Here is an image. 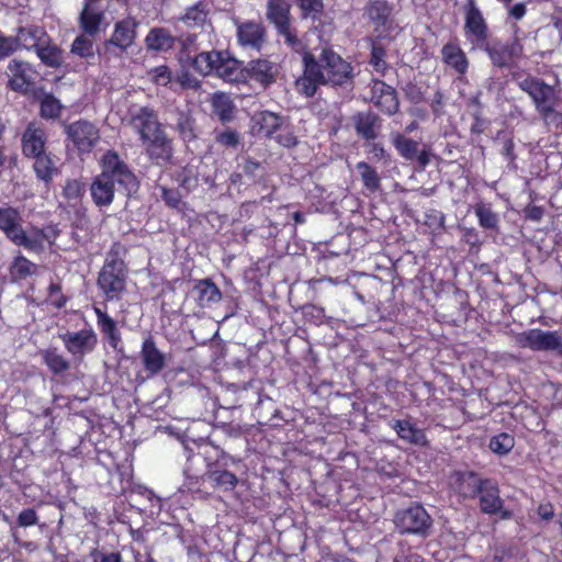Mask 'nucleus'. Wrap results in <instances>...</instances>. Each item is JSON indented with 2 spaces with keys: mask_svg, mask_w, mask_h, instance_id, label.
Segmentation results:
<instances>
[{
  "mask_svg": "<svg viewBox=\"0 0 562 562\" xmlns=\"http://www.w3.org/2000/svg\"><path fill=\"white\" fill-rule=\"evenodd\" d=\"M101 173L90 186V192L94 204L99 207L109 206L115 192L130 195L138 189V181L130 167L116 151H106L101 160Z\"/></svg>",
  "mask_w": 562,
  "mask_h": 562,
  "instance_id": "f257e3e1",
  "label": "nucleus"
},
{
  "mask_svg": "<svg viewBox=\"0 0 562 562\" xmlns=\"http://www.w3.org/2000/svg\"><path fill=\"white\" fill-rule=\"evenodd\" d=\"M0 231L14 245L32 252L43 251L46 244H50L54 237L49 228L36 226L24 228L20 211L12 206L0 207Z\"/></svg>",
  "mask_w": 562,
  "mask_h": 562,
  "instance_id": "f03ea898",
  "label": "nucleus"
},
{
  "mask_svg": "<svg viewBox=\"0 0 562 562\" xmlns=\"http://www.w3.org/2000/svg\"><path fill=\"white\" fill-rule=\"evenodd\" d=\"M529 95L547 125L562 127V113L555 110L557 94L553 87L532 80L529 82Z\"/></svg>",
  "mask_w": 562,
  "mask_h": 562,
  "instance_id": "7ed1b4c3",
  "label": "nucleus"
},
{
  "mask_svg": "<svg viewBox=\"0 0 562 562\" xmlns=\"http://www.w3.org/2000/svg\"><path fill=\"white\" fill-rule=\"evenodd\" d=\"M366 13L373 24L372 35L376 40H391L397 32V25L391 18L392 8L385 0L371 1Z\"/></svg>",
  "mask_w": 562,
  "mask_h": 562,
  "instance_id": "20e7f679",
  "label": "nucleus"
},
{
  "mask_svg": "<svg viewBox=\"0 0 562 562\" xmlns=\"http://www.w3.org/2000/svg\"><path fill=\"white\" fill-rule=\"evenodd\" d=\"M325 75V83L342 86L352 78V68L331 49H323L317 60Z\"/></svg>",
  "mask_w": 562,
  "mask_h": 562,
  "instance_id": "39448f33",
  "label": "nucleus"
},
{
  "mask_svg": "<svg viewBox=\"0 0 562 562\" xmlns=\"http://www.w3.org/2000/svg\"><path fill=\"white\" fill-rule=\"evenodd\" d=\"M395 525L402 533L426 536L431 519L425 508L413 506L396 514Z\"/></svg>",
  "mask_w": 562,
  "mask_h": 562,
  "instance_id": "423d86ee",
  "label": "nucleus"
},
{
  "mask_svg": "<svg viewBox=\"0 0 562 562\" xmlns=\"http://www.w3.org/2000/svg\"><path fill=\"white\" fill-rule=\"evenodd\" d=\"M126 124L139 136L140 142L161 128L157 114L147 106H131Z\"/></svg>",
  "mask_w": 562,
  "mask_h": 562,
  "instance_id": "0eeeda50",
  "label": "nucleus"
},
{
  "mask_svg": "<svg viewBox=\"0 0 562 562\" xmlns=\"http://www.w3.org/2000/svg\"><path fill=\"white\" fill-rule=\"evenodd\" d=\"M66 350L75 360H82L86 355L91 353L98 344L97 334L92 328H83L79 331H66L60 336Z\"/></svg>",
  "mask_w": 562,
  "mask_h": 562,
  "instance_id": "6e6552de",
  "label": "nucleus"
},
{
  "mask_svg": "<svg viewBox=\"0 0 562 562\" xmlns=\"http://www.w3.org/2000/svg\"><path fill=\"white\" fill-rule=\"evenodd\" d=\"M67 137L80 153H90L100 139L99 128L91 122L79 120L66 127Z\"/></svg>",
  "mask_w": 562,
  "mask_h": 562,
  "instance_id": "1a4fd4ad",
  "label": "nucleus"
},
{
  "mask_svg": "<svg viewBox=\"0 0 562 562\" xmlns=\"http://www.w3.org/2000/svg\"><path fill=\"white\" fill-rule=\"evenodd\" d=\"M303 63L304 74L296 80V90L301 94L312 97L316 93L319 85H325V75L313 54L305 53Z\"/></svg>",
  "mask_w": 562,
  "mask_h": 562,
  "instance_id": "9d476101",
  "label": "nucleus"
},
{
  "mask_svg": "<svg viewBox=\"0 0 562 562\" xmlns=\"http://www.w3.org/2000/svg\"><path fill=\"white\" fill-rule=\"evenodd\" d=\"M464 34L473 48L482 47L487 38V25L480 9L470 2L464 23Z\"/></svg>",
  "mask_w": 562,
  "mask_h": 562,
  "instance_id": "9b49d317",
  "label": "nucleus"
},
{
  "mask_svg": "<svg viewBox=\"0 0 562 562\" xmlns=\"http://www.w3.org/2000/svg\"><path fill=\"white\" fill-rule=\"evenodd\" d=\"M98 284L109 300L119 297L125 289L124 277L116 269L114 262H108L103 266L99 274Z\"/></svg>",
  "mask_w": 562,
  "mask_h": 562,
  "instance_id": "f8f14e48",
  "label": "nucleus"
},
{
  "mask_svg": "<svg viewBox=\"0 0 562 562\" xmlns=\"http://www.w3.org/2000/svg\"><path fill=\"white\" fill-rule=\"evenodd\" d=\"M142 144L147 155L157 164L167 162L172 155L171 140L162 127L148 138L143 139Z\"/></svg>",
  "mask_w": 562,
  "mask_h": 562,
  "instance_id": "ddd939ff",
  "label": "nucleus"
},
{
  "mask_svg": "<svg viewBox=\"0 0 562 562\" xmlns=\"http://www.w3.org/2000/svg\"><path fill=\"white\" fill-rule=\"evenodd\" d=\"M371 101L381 109L382 112L391 115L398 109V100L394 89L383 81H374L371 88Z\"/></svg>",
  "mask_w": 562,
  "mask_h": 562,
  "instance_id": "4468645a",
  "label": "nucleus"
},
{
  "mask_svg": "<svg viewBox=\"0 0 562 562\" xmlns=\"http://www.w3.org/2000/svg\"><path fill=\"white\" fill-rule=\"evenodd\" d=\"M136 26L137 22L133 18H126L116 22L111 38L105 43V46L113 45L122 50H126L134 43Z\"/></svg>",
  "mask_w": 562,
  "mask_h": 562,
  "instance_id": "2eb2a0df",
  "label": "nucleus"
},
{
  "mask_svg": "<svg viewBox=\"0 0 562 562\" xmlns=\"http://www.w3.org/2000/svg\"><path fill=\"white\" fill-rule=\"evenodd\" d=\"M9 70V87L18 92L27 93L32 86V68L30 64L19 60L10 61Z\"/></svg>",
  "mask_w": 562,
  "mask_h": 562,
  "instance_id": "dca6fc26",
  "label": "nucleus"
},
{
  "mask_svg": "<svg viewBox=\"0 0 562 562\" xmlns=\"http://www.w3.org/2000/svg\"><path fill=\"white\" fill-rule=\"evenodd\" d=\"M140 357L145 370L151 375L158 374L166 366V356L156 347L150 337L144 340Z\"/></svg>",
  "mask_w": 562,
  "mask_h": 562,
  "instance_id": "f3484780",
  "label": "nucleus"
},
{
  "mask_svg": "<svg viewBox=\"0 0 562 562\" xmlns=\"http://www.w3.org/2000/svg\"><path fill=\"white\" fill-rule=\"evenodd\" d=\"M237 37L241 46L259 50L265 43V29L256 22L241 23L237 29Z\"/></svg>",
  "mask_w": 562,
  "mask_h": 562,
  "instance_id": "a211bd4d",
  "label": "nucleus"
},
{
  "mask_svg": "<svg viewBox=\"0 0 562 562\" xmlns=\"http://www.w3.org/2000/svg\"><path fill=\"white\" fill-rule=\"evenodd\" d=\"M529 348L562 352V335L557 331L530 329Z\"/></svg>",
  "mask_w": 562,
  "mask_h": 562,
  "instance_id": "6ab92c4d",
  "label": "nucleus"
},
{
  "mask_svg": "<svg viewBox=\"0 0 562 562\" xmlns=\"http://www.w3.org/2000/svg\"><path fill=\"white\" fill-rule=\"evenodd\" d=\"M487 53L494 65L498 67L509 66L522 53V45L518 40H516L510 46L494 44L487 48Z\"/></svg>",
  "mask_w": 562,
  "mask_h": 562,
  "instance_id": "aec40b11",
  "label": "nucleus"
},
{
  "mask_svg": "<svg viewBox=\"0 0 562 562\" xmlns=\"http://www.w3.org/2000/svg\"><path fill=\"white\" fill-rule=\"evenodd\" d=\"M483 482L473 472H456L451 477L454 491L463 497H473L479 493Z\"/></svg>",
  "mask_w": 562,
  "mask_h": 562,
  "instance_id": "412c9836",
  "label": "nucleus"
},
{
  "mask_svg": "<svg viewBox=\"0 0 562 562\" xmlns=\"http://www.w3.org/2000/svg\"><path fill=\"white\" fill-rule=\"evenodd\" d=\"M45 133L36 124H30L25 130L22 138L23 153L27 157H34L44 153Z\"/></svg>",
  "mask_w": 562,
  "mask_h": 562,
  "instance_id": "4be33fe9",
  "label": "nucleus"
},
{
  "mask_svg": "<svg viewBox=\"0 0 562 562\" xmlns=\"http://www.w3.org/2000/svg\"><path fill=\"white\" fill-rule=\"evenodd\" d=\"M47 33L46 31L36 25H30L20 27L15 37L16 48L22 46L26 49H37L41 45L47 42Z\"/></svg>",
  "mask_w": 562,
  "mask_h": 562,
  "instance_id": "5701e85b",
  "label": "nucleus"
},
{
  "mask_svg": "<svg viewBox=\"0 0 562 562\" xmlns=\"http://www.w3.org/2000/svg\"><path fill=\"white\" fill-rule=\"evenodd\" d=\"M443 63L451 67L457 74L464 75L469 68V60L465 53L456 43H447L441 49Z\"/></svg>",
  "mask_w": 562,
  "mask_h": 562,
  "instance_id": "b1692460",
  "label": "nucleus"
},
{
  "mask_svg": "<svg viewBox=\"0 0 562 562\" xmlns=\"http://www.w3.org/2000/svg\"><path fill=\"white\" fill-rule=\"evenodd\" d=\"M250 79L260 82L263 86L274 81L278 68L274 64L266 59L251 60L248 64Z\"/></svg>",
  "mask_w": 562,
  "mask_h": 562,
  "instance_id": "393cba45",
  "label": "nucleus"
},
{
  "mask_svg": "<svg viewBox=\"0 0 562 562\" xmlns=\"http://www.w3.org/2000/svg\"><path fill=\"white\" fill-rule=\"evenodd\" d=\"M254 128H257L258 134L266 137H272L284 123V119L269 111L257 113L254 117Z\"/></svg>",
  "mask_w": 562,
  "mask_h": 562,
  "instance_id": "a878e982",
  "label": "nucleus"
},
{
  "mask_svg": "<svg viewBox=\"0 0 562 562\" xmlns=\"http://www.w3.org/2000/svg\"><path fill=\"white\" fill-rule=\"evenodd\" d=\"M104 18L102 11L97 10L90 3L85 2V5L79 15L80 29L89 36H94L100 29V24Z\"/></svg>",
  "mask_w": 562,
  "mask_h": 562,
  "instance_id": "bb28decb",
  "label": "nucleus"
},
{
  "mask_svg": "<svg viewBox=\"0 0 562 562\" xmlns=\"http://www.w3.org/2000/svg\"><path fill=\"white\" fill-rule=\"evenodd\" d=\"M221 63L215 68V75L225 81L237 82L243 79V69L240 63L231 57L227 52H223Z\"/></svg>",
  "mask_w": 562,
  "mask_h": 562,
  "instance_id": "cd10ccee",
  "label": "nucleus"
},
{
  "mask_svg": "<svg viewBox=\"0 0 562 562\" xmlns=\"http://www.w3.org/2000/svg\"><path fill=\"white\" fill-rule=\"evenodd\" d=\"M392 427L401 439L416 446L427 445V438L424 430L417 428L409 420H395Z\"/></svg>",
  "mask_w": 562,
  "mask_h": 562,
  "instance_id": "c85d7f7f",
  "label": "nucleus"
},
{
  "mask_svg": "<svg viewBox=\"0 0 562 562\" xmlns=\"http://www.w3.org/2000/svg\"><path fill=\"white\" fill-rule=\"evenodd\" d=\"M355 127L357 133L366 139H375L381 124L379 117L371 113H359L355 117Z\"/></svg>",
  "mask_w": 562,
  "mask_h": 562,
  "instance_id": "c756f323",
  "label": "nucleus"
},
{
  "mask_svg": "<svg viewBox=\"0 0 562 562\" xmlns=\"http://www.w3.org/2000/svg\"><path fill=\"white\" fill-rule=\"evenodd\" d=\"M193 291L196 293V300L200 306L207 307L222 300L220 289L209 279L200 280Z\"/></svg>",
  "mask_w": 562,
  "mask_h": 562,
  "instance_id": "7c9ffc66",
  "label": "nucleus"
},
{
  "mask_svg": "<svg viewBox=\"0 0 562 562\" xmlns=\"http://www.w3.org/2000/svg\"><path fill=\"white\" fill-rule=\"evenodd\" d=\"M290 8L288 0H268L267 16L279 29L290 23Z\"/></svg>",
  "mask_w": 562,
  "mask_h": 562,
  "instance_id": "2f4dec72",
  "label": "nucleus"
},
{
  "mask_svg": "<svg viewBox=\"0 0 562 562\" xmlns=\"http://www.w3.org/2000/svg\"><path fill=\"white\" fill-rule=\"evenodd\" d=\"M481 509L485 513H496L501 506L502 501L498 495V490L492 482H483L479 490Z\"/></svg>",
  "mask_w": 562,
  "mask_h": 562,
  "instance_id": "473e14b6",
  "label": "nucleus"
},
{
  "mask_svg": "<svg viewBox=\"0 0 562 562\" xmlns=\"http://www.w3.org/2000/svg\"><path fill=\"white\" fill-rule=\"evenodd\" d=\"M145 45L149 50H168L173 46V37L166 29L155 27L147 34Z\"/></svg>",
  "mask_w": 562,
  "mask_h": 562,
  "instance_id": "72a5a7b5",
  "label": "nucleus"
},
{
  "mask_svg": "<svg viewBox=\"0 0 562 562\" xmlns=\"http://www.w3.org/2000/svg\"><path fill=\"white\" fill-rule=\"evenodd\" d=\"M94 313L97 315V323L101 333L109 339V342L112 347L116 348L117 344L121 340L120 333L116 328V323L112 317H110L105 312H103L100 307H94Z\"/></svg>",
  "mask_w": 562,
  "mask_h": 562,
  "instance_id": "f704fd0d",
  "label": "nucleus"
},
{
  "mask_svg": "<svg viewBox=\"0 0 562 562\" xmlns=\"http://www.w3.org/2000/svg\"><path fill=\"white\" fill-rule=\"evenodd\" d=\"M36 55L46 66L56 68L63 64V50L55 44H52L49 36L47 42L36 49Z\"/></svg>",
  "mask_w": 562,
  "mask_h": 562,
  "instance_id": "c9c22d12",
  "label": "nucleus"
},
{
  "mask_svg": "<svg viewBox=\"0 0 562 562\" xmlns=\"http://www.w3.org/2000/svg\"><path fill=\"white\" fill-rule=\"evenodd\" d=\"M211 103L213 113L217 115L222 122H228L233 119L234 104L229 95L223 92H216L212 95Z\"/></svg>",
  "mask_w": 562,
  "mask_h": 562,
  "instance_id": "e433bc0d",
  "label": "nucleus"
},
{
  "mask_svg": "<svg viewBox=\"0 0 562 562\" xmlns=\"http://www.w3.org/2000/svg\"><path fill=\"white\" fill-rule=\"evenodd\" d=\"M205 477L211 482L213 487L221 488L223 491H232L237 485V476L226 470H210L205 473Z\"/></svg>",
  "mask_w": 562,
  "mask_h": 562,
  "instance_id": "4c0bfd02",
  "label": "nucleus"
},
{
  "mask_svg": "<svg viewBox=\"0 0 562 562\" xmlns=\"http://www.w3.org/2000/svg\"><path fill=\"white\" fill-rule=\"evenodd\" d=\"M33 158V167L36 176L43 181L49 182L53 179V177L58 172V169L53 158L46 155L45 153L36 155Z\"/></svg>",
  "mask_w": 562,
  "mask_h": 562,
  "instance_id": "58836bf2",
  "label": "nucleus"
},
{
  "mask_svg": "<svg viewBox=\"0 0 562 562\" xmlns=\"http://www.w3.org/2000/svg\"><path fill=\"white\" fill-rule=\"evenodd\" d=\"M41 355L44 363L55 374L64 373L70 367L69 361L56 348L45 349L41 351Z\"/></svg>",
  "mask_w": 562,
  "mask_h": 562,
  "instance_id": "ea45409f",
  "label": "nucleus"
},
{
  "mask_svg": "<svg viewBox=\"0 0 562 562\" xmlns=\"http://www.w3.org/2000/svg\"><path fill=\"white\" fill-rule=\"evenodd\" d=\"M392 143L403 158L414 160L417 156L418 143L416 140L407 138L402 134H395L393 135Z\"/></svg>",
  "mask_w": 562,
  "mask_h": 562,
  "instance_id": "a19ab883",
  "label": "nucleus"
},
{
  "mask_svg": "<svg viewBox=\"0 0 562 562\" xmlns=\"http://www.w3.org/2000/svg\"><path fill=\"white\" fill-rule=\"evenodd\" d=\"M357 170L360 172L364 188L370 192H375L380 188V177L376 170L364 161L357 164Z\"/></svg>",
  "mask_w": 562,
  "mask_h": 562,
  "instance_id": "79ce46f5",
  "label": "nucleus"
},
{
  "mask_svg": "<svg viewBox=\"0 0 562 562\" xmlns=\"http://www.w3.org/2000/svg\"><path fill=\"white\" fill-rule=\"evenodd\" d=\"M70 53L81 58H89L94 55L93 40L88 34L78 35L70 47Z\"/></svg>",
  "mask_w": 562,
  "mask_h": 562,
  "instance_id": "37998d69",
  "label": "nucleus"
},
{
  "mask_svg": "<svg viewBox=\"0 0 562 562\" xmlns=\"http://www.w3.org/2000/svg\"><path fill=\"white\" fill-rule=\"evenodd\" d=\"M207 12L202 4H195L187 10L182 21L189 27H202L206 23Z\"/></svg>",
  "mask_w": 562,
  "mask_h": 562,
  "instance_id": "c03bdc74",
  "label": "nucleus"
},
{
  "mask_svg": "<svg viewBox=\"0 0 562 562\" xmlns=\"http://www.w3.org/2000/svg\"><path fill=\"white\" fill-rule=\"evenodd\" d=\"M370 64L378 74H384L386 69L385 48L380 40L374 38L372 41Z\"/></svg>",
  "mask_w": 562,
  "mask_h": 562,
  "instance_id": "a18cd8bd",
  "label": "nucleus"
},
{
  "mask_svg": "<svg viewBox=\"0 0 562 562\" xmlns=\"http://www.w3.org/2000/svg\"><path fill=\"white\" fill-rule=\"evenodd\" d=\"M37 266L24 256H18L12 263L11 273L15 278H25L36 272Z\"/></svg>",
  "mask_w": 562,
  "mask_h": 562,
  "instance_id": "49530a36",
  "label": "nucleus"
},
{
  "mask_svg": "<svg viewBox=\"0 0 562 562\" xmlns=\"http://www.w3.org/2000/svg\"><path fill=\"white\" fill-rule=\"evenodd\" d=\"M474 211L482 227L490 229L496 228L498 223L497 215L491 210L488 205L479 203Z\"/></svg>",
  "mask_w": 562,
  "mask_h": 562,
  "instance_id": "de8ad7c7",
  "label": "nucleus"
},
{
  "mask_svg": "<svg viewBox=\"0 0 562 562\" xmlns=\"http://www.w3.org/2000/svg\"><path fill=\"white\" fill-rule=\"evenodd\" d=\"M61 104L52 94H45L41 100V115L45 119H56L60 115Z\"/></svg>",
  "mask_w": 562,
  "mask_h": 562,
  "instance_id": "09e8293b",
  "label": "nucleus"
},
{
  "mask_svg": "<svg viewBox=\"0 0 562 562\" xmlns=\"http://www.w3.org/2000/svg\"><path fill=\"white\" fill-rule=\"evenodd\" d=\"M515 441L508 434L494 436L490 441V449L497 454H505L512 450Z\"/></svg>",
  "mask_w": 562,
  "mask_h": 562,
  "instance_id": "8fccbe9b",
  "label": "nucleus"
},
{
  "mask_svg": "<svg viewBox=\"0 0 562 562\" xmlns=\"http://www.w3.org/2000/svg\"><path fill=\"white\" fill-rule=\"evenodd\" d=\"M278 144L283 147H293L297 143V138L294 135L293 128L285 122L281 125L279 131L272 136Z\"/></svg>",
  "mask_w": 562,
  "mask_h": 562,
  "instance_id": "3c124183",
  "label": "nucleus"
},
{
  "mask_svg": "<svg viewBox=\"0 0 562 562\" xmlns=\"http://www.w3.org/2000/svg\"><path fill=\"white\" fill-rule=\"evenodd\" d=\"M150 79L153 82H155L158 86H168L172 80V75L170 69L165 66H157L153 68L149 72Z\"/></svg>",
  "mask_w": 562,
  "mask_h": 562,
  "instance_id": "603ef678",
  "label": "nucleus"
},
{
  "mask_svg": "<svg viewBox=\"0 0 562 562\" xmlns=\"http://www.w3.org/2000/svg\"><path fill=\"white\" fill-rule=\"evenodd\" d=\"M277 30H278L279 34L281 36H283L285 44L288 46H290L292 49L297 52V50H300L302 48V43L297 38V36L294 33V31L292 30L291 23H289V24H286L284 26H281V27H279Z\"/></svg>",
  "mask_w": 562,
  "mask_h": 562,
  "instance_id": "864d4df0",
  "label": "nucleus"
},
{
  "mask_svg": "<svg viewBox=\"0 0 562 562\" xmlns=\"http://www.w3.org/2000/svg\"><path fill=\"white\" fill-rule=\"evenodd\" d=\"M215 139L218 144L226 147H236L239 144V135L232 130L217 133Z\"/></svg>",
  "mask_w": 562,
  "mask_h": 562,
  "instance_id": "5fc2aeb1",
  "label": "nucleus"
},
{
  "mask_svg": "<svg viewBox=\"0 0 562 562\" xmlns=\"http://www.w3.org/2000/svg\"><path fill=\"white\" fill-rule=\"evenodd\" d=\"M210 58L211 56L206 55L205 52L196 55L193 59V68L201 75H211L212 67H210Z\"/></svg>",
  "mask_w": 562,
  "mask_h": 562,
  "instance_id": "6e6d98bb",
  "label": "nucleus"
},
{
  "mask_svg": "<svg viewBox=\"0 0 562 562\" xmlns=\"http://www.w3.org/2000/svg\"><path fill=\"white\" fill-rule=\"evenodd\" d=\"M203 477H199L195 475H189L186 473V481L179 488L181 493H200L201 492V481Z\"/></svg>",
  "mask_w": 562,
  "mask_h": 562,
  "instance_id": "4d7b16f0",
  "label": "nucleus"
},
{
  "mask_svg": "<svg viewBox=\"0 0 562 562\" xmlns=\"http://www.w3.org/2000/svg\"><path fill=\"white\" fill-rule=\"evenodd\" d=\"M91 558L93 562H122V557L119 552L93 550Z\"/></svg>",
  "mask_w": 562,
  "mask_h": 562,
  "instance_id": "13d9d810",
  "label": "nucleus"
},
{
  "mask_svg": "<svg viewBox=\"0 0 562 562\" xmlns=\"http://www.w3.org/2000/svg\"><path fill=\"white\" fill-rule=\"evenodd\" d=\"M38 517L34 509H23L18 516V524L21 527H30L37 524Z\"/></svg>",
  "mask_w": 562,
  "mask_h": 562,
  "instance_id": "bf43d9fd",
  "label": "nucleus"
},
{
  "mask_svg": "<svg viewBox=\"0 0 562 562\" xmlns=\"http://www.w3.org/2000/svg\"><path fill=\"white\" fill-rule=\"evenodd\" d=\"M83 188L78 180H68L64 188V194L67 199H78L82 194Z\"/></svg>",
  "mask_w": 562,
  "mask_h": 562,
  "instance_id": "052dcab7",
  "label": "nucleus"
},
{
  "mask_svg": "<svg viewBox=\"0 0 562 562\" xmlns=\"http://www.w3.org/2000/svg\"><path fill=\"white\" fill-rule=\"evenodd\" d=\"M299 5L305 15L315 14L323 10V0H299Z\"/></svg>",
  "mask_w": 562,
  "mask_h": 562,
  "instance_id": "680f3d73",
  "label": "nucleus"
},
{
  "mask_svg": "<svg viewBox=\"0 0 562 562\" xmlns=\"http://www.w3.org/2000/svg\"><path fill=\"white\" fill-rule=\"evenodd\" d=\"M162 199L171 207H178L181 200L177 191L162 189Z\"/></svg>",
  "mask_w": 562,
  "mask_h": 562,
  "instance_id": "e2e57ef3",
  "label": "nucleus"
},
{
  "mask_svg": "<svg viewBox=\"0 0 562 562\" xmlns=\"http://www.w3.org/2000/svg\"><path fill=\"white\" fill-rule=\"evenodd\" d=\"M49 290V300L54 305L57 307H61L65 303V300L63 296H58L60 293V286L58 284L52 283L48 288Z\"/></svg>",
  "mask_w": 562,
  "mask_h": 562,
  "instance_id": "0e129e2a",
  "label": "nucleus"
},
{
  "mask_svg": "<svg viewBox=\"0 0 562 562\" xmlns=\"http://www.w3.org/2000/svg\"><path fill=\"white\" fill-rule=\"evenodd\" d=\"M538 515L543 520H550L554 516V508L551 503L540 504L538 507Z\"/></svg>",
  "mask_w": 562,
  "mask_h": 562,
  "instance_id": "69168bd1",
  "label": "nucleus"
},
{
  "mask_svg": "<svg viewBox=\"0 0 562 562\" xmlns=\"http://www.w3.org/2000/svg\"><path fill=\"white\" fill-rule=\"evenodd\" d=\"M369 151L373 155V158L376 160H386L387 158L386 151L381 144H371Z\"/></svg>",
  "mask_w": 562,
  "mask_h": 562,
  "instance_id": "338daca9",
  "label": "nucleus"
},
{
  "mask_svg": "<svg viewBox=\"0 0 562 562\" xmlns=\"http://www.w3.org/2000/svg\"><path fill=\"white\" fill-rule=\"evenodd\" d=\"M205 53H206V55L211 56L210 67H212V74L215 75V68L221 63V60H223L222 59L223 52L212 50V52H205Z\"/></svg>",
  "mask_w": 562,
  "mask_h": 562,
  "instance_id": "774afa93",
  "label": "nucleus"
}]
</instances>
